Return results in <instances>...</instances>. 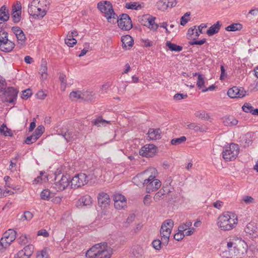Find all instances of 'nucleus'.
I'll return each instance as SVG.
<instances>
[{
    "label": "nucleus",
    "instance_id": "c85d7f7f",
    "mask_svg": "<svg viewBox=\"0 0 258 258\" xmlns=\"http://www.w3.org/2000/svg\"><path fill=\"white\" fill-rule=\"evenodd\" d=\"M187 128L193 130L195 132H205L207 130V127L205 125H200L196 123H190L187 125Z\"/></svg>",
    "mask_w": 258,
    "mask_h": 258
},
{
    "label": "nucleus",
    "instance_id": "4be33fe9",
    "mask_svg": "<svg viewBox=\"0 0 258 258\" xmlns=\"http://www.w3.org/2000/svg\"><path fill=\"white\" fill-rule=\"evenodd\" d=\"M172 192L171 189L168 188L167 186H164L163 188L160 189L154 196V200L155 202H158L163 199L166 194H168Z\"/></svg>",
    "mask_w": 258,
    "mask_h": 258
},
{
    "label": "nucleus",
    "instance_id": "cd10ccee",
    "mask_svg": "<svg viewBox=\"0 0 258 258\" xmlns=\"http://www.w3.org/2000/svg\"><path fill=\"white\" fill-rule=\"evenodd\" d=\"M16 238V235L11 234V236L8 238H2L0 241L1 246L4 248L8 247Z\"/></svg>",
    "mask_w": 258,
    "mask_h": 258
},
{
    "label": "nucleus",
    "instance_id": "5701e85b",
    "mask_svg": "<svg viewBox=\"0 0 258 258\" xmlns=\"http://www.w3.org/2000/svg\"><path fill=\"white\" fill-rule=\"evenodd\" d=\"M92 204V198L88 195L81 197L77 202L76 205L78 207L81 208L83 206H91Z\"/></svg>",
    "mask_w": 258,
    "mask_h": 258
},
{
    "label": "nucleus",
    "instance_id": "393cba45",
    "mask_svg": "<svg viewBox=\"0 0 258 258\" xmlns=\"http://www.w3.org/2000/svg\"><path fill=\"white\" fill-rule=\"evenodd\" d=\"M161 132L160 128H149L148 132V137L150 140H157L160 139L161 137Z\"/></svg>",
    "mask_w": 258,
    "mask_h": 258
},
{
    "label": "nucleus",
    "instance_id": "ea45409f",
    "mask_svg": "<svg viewBox=\"0 0 258 258\" xmlns=\"http://www.w3.org/2000/svg\"><path fill=\"white\" fill-rule=\"evenodd\" d=\"M34 249V247L32 244H28L25 246L22 250L24 252L25 255L30 258L33 253Z\"/></svg>",
    "mask_w": 258,
    "mask_h": 258
},
{
    "label": "nucleus",
    "instance_id": "423d86ee",
    "mask_svg": "<svg viewBox=\"0 0 258 258\" xmlns=\"http://www.w3.org/2000/svg\"><path fill=\"white\" fill-rule=\"evenodd\" d=\"M173 225L174 222L171 219H167L162 223L160 233L163 244H168Z\"/></svg>",
    "mask_w": 258,
    "mask_h": 258
},
{
    "label": "nucleus",
    "instance_id": "0e129e2a",
    "mask_svg": "<svg viewBox=\"0 0 258 258\" xmlns=\"http://www.w3.org/2000/svg\"><path fill=\"white\" fill-rule=\"evenodd\" d=\"M185 237V235H184V233L178 231L176 234L174 235V238L177 241H180Z\"/></svg>",
    "mask_w": 258,
    "mask_h": 258
},
{
    "label": "nucleus",
    "instance_id": "09e8293b",
    "mask_svg": "<svg viewBox=\"0 0 258 258\" xmlns=\"http://www.w3.org/2000/svg\"><path fill=\"white\" fill-rule=\"evenodd\" d=\"M186 140V138L184 136H182L179 138L173 139L171 141V144L173 145H178L184 142Z\"/></svg>",
    "mask_w": 258,
    "mask_h": 258
},
{
    "label": "nucleus",
    "instance_id": "a18cd8bd",
    "mask_svg": "<svg viewBox=\"0 0 258 258\" xmlns=\"http://www.w3.org/2000/svg\"><path fill=\"white\" fill-rule=\"evenodd\" d=\"M0 132L5 136H12L13 135L11 130L8 128L5 124L1 125L0 127Z\"/></svg>",
    "mask_w": 258,
    "mask_h": 258
},
{
    "label": "nucleus",
    "instance_id": "58836bf2",
    "mask_svg": "<svg viewBox=\"0 0 258 258\" xmlns=\"http://www.w3.org/2000/svg\"><path fill=\"white\" fill-rule=\"evenodd\" d=\"M94 99V94L92 92H84L82 93V99L87 101H92Z\"/></svg>",
    "mask_w": 258,
    "mask_h": 258
},
{
    "label": "nucleus",
    "instance_id": "a878e982",
    "mask_svg": "<svg viewBox=\"0 0 258 258\" xmlns=\"http://www.w3.org/2000/svg\"><path fill=\"white\" fill-rule=\"evenodd\" d=\"M122 46L125 49H130L134 44V40L133 38L128 35H124L121 37Z\"/></svg>",
    "mask_w": 258,
    "mask_h": 258
},
{
    "label": "nucleus",
    "instance_id": "dca6fc26",
    "mask_svg": "<svg viewBox=\"0 0 258 258\" xmlns=\"http://www.w3.org/2000/svg\"><path fill=\"white\" fill-rule=\"evenodd\" d=\"M18 91L13 87L8 88L4 93L5 101L12 103L16 100Z\"/></svg>",
    "mask_w": 258,
    "mask_h": 258
},
{
    "label": "nucleus",
    "instance_id": "37998d69",
    "mask_svg": "<svg viewBox=\"0 0 258 258\" xmlns=\"http://www.w3.org/2000/svg\"><path fill=\"white\" fill-rule=\"evenodd\" d=\"M30 239L29 236L26 234H22L18 239V242L21 245H25L29 242V240Z\"/></svg>",
    "mask_w": 258,
    "mask_h": 258
},
{
    "label": "nucleus",
    "instance_id": "0eeeda50",
    "mask_svg": "<svg viewBox=\"0 0 258 258\" xmlns=\"http://www.w3.org/2000/svg\"><path fill=\"white\" fill-rule=\"evenodd\" d=\"M239 148L237 144L231 143L226 146L222 152V156L226 161L234 160L237 157Z\"/></svg>",
    "mask_w": 258,
    "mask_h": 258
},
{
    "label": "nucleus",
    "instance_id": "774afa93",
    "mask_svg": "<svg viewBox=\"0 0 258 258\" xmlns=\"http://www.w3.org/2000/svg\"><path fill=\"white\" fill-rule=\"evenodd\" d=\"M14 258H29L28 256L25 255L24 252L23 250L19 251L15 255Z\"/></svg>",
    "mask_w": 258,
    "mask_h": 258
},
{
    "label": "nucleus",
    "instance_id": "a19ab883",
    "mask_svg": "<svg viewBox=\"0 0 258 258\" xmlns=\"http://www.w3.org/2000/svg\"><path fill=\"white\" fill-rule=\"evenodd\" d=\"M242 28V25L239 23L232 24L227 27L225 29L227 31H235L240 30Z\"/></svg>",
    "mask_w": 258,
    "mask_h": 258
},
{
    "label": "nucleus",
    "instance_id": "13d9d810",
    "mask_svg": "<svg viewBox=\"0 0 258 258\" xmlns=\"http://www.w3.org/2000/svg\"><path fill=\"white\" fill-rule=\"evenodd\" d=\"M253 107L249 103H245L242 107V110L246 113H251Z\"/></svg>",
    "mask_w": 258,
    "mask_h": 258
},
{
    "label": "nucleus",
    "instance_id": "5fc2aeb1",
    "mask_svg": "<svg viewBox=\"0 0 258 258\" xmlns=\"http://www.w3.org/2000/svg\"><path fill=\"white\" fill-rule=\"evenodd\" d=\"M12 17L13 19V21L15 23H17L19 22L21 20V13L20 12H12Z\"/></svg>",
    "mask_w": 258,
    "mask_h": 258
},
{
    "label": "nucleus",
    "instance_id": "69168bd1",
    "mask_svg": "<svg viewBox=\"0 0 258 258\" xmlns=\"http://www.w3.org/2000/svg\"><path fill=\"white\" fill-rule=\"evenodd\" d=\"M10 164L9 166V170L11 172H14L16 171L17 168V162L13 161L12 159H11L10 161Z\"/></svg>",
    "mask_w": 258,
    "mask_h": 258
},
{
    "label": "nucleus",
    "instance_id": "bf43d9fd",
    "mask_svg": "<svg viewBox=\"0 0 258 258\" xmlns=\"http://www.w3.org/2000/svg\"><path fill=\"white\" fill-rule=\"evenodd\" d=\"M38 139L37 138V137H36L33 134H32L31 136L28 137L26 139L25 142L26 144L30 145L35 142Z\"/></svg>",
    "mask_w": 258,
    "mask_h": 258
},
{
    "label": "nucleus",
    "instance_id": "bb28decb",
    "mask_svg": "<svg viewBox=\"0 0 258 258\" xmlns=\"http://www.w3.org/2000/svg\"><path fill=\"white\" fill-rule=\"evenodd\" d=\"M221 24L219 21H217L215 24L212 25L207 31L208 36H211L217 33L221 28Z\"/></svg>",
    "mask_w": 258,
    "mask_h": 258
},
{
    "label": "nucleus",
    "instance_id": "79ce46f5",
    "mask_svg": "<svg viewBox=\"0 0 258 258\" xmlns=\"http://www.w3.org/2000/svg\"><path fill=\"white\" fill-rule=\"evenodd\" d=\"M48 180V177L47 175H43V173L41 172L40 173V176H38L37 178H35V179L33 181V184L38 183H42L43 182H46Z\"/></svg>",
    "mask_w": 258,
    "mask_h": 258
},
{
    "label": "nucleus",
    "instance_id": "6ab92c4d",
    "mask_svg": "<svg viewBox=\"0 0 258 258\" xmlns=\"http://www.w3.org/2000/svg\"><path fill=\"white\" fill-rule=\"evenodd\" d=\"M144 18L145 22V23H142V25L148 27L149 29L153 31H156L158 29L159 25L155 23V17L151 16H144Z\"/></svg>",
    "mask_w": 258,
    "mask_h": 258
},
{
    "label": "nucleus",
    "instance_id": "6e6552de",
    "mask_svg": "<svg viewBox=\"0 0 258 258\" xmlns=\"http://www.w3.org/2000/svg\"><path fill=\"white\" fill-rule=\"evenodd\" d=\"M116 20L118 26L121 30L128 31L133 27L131 19L127 14H122Z\"/></svg>",
    "mask_w": 258,
    "mask_h": 258
},
{
    "label": "nucleus",
    "instance_id": "7ed1b4c3",
    "mask_svg": "<svg viewBox=\"0 0 258 258\" xmlns=\"http://www.w3.org/2000/svg\"><path fill=\"white\" fill-rule=\"evenodd\" d=\"M86 256L88 258H110V248L106 242L97 243L87 251Z\"/></svg>",
    "mask_w": 258,
    "mask_h": 258
},
{
    "label": "nucleus",
    "instance_id": "de8ad7c7",
    "mask_svg": "<svg viewBox=\"0 0 258 258\" xmlns=\"http://www.w3.org/2000/svg\"><path fill=\"white\" fill-rule=\"evenodd\" d=\"M125 7L127 9L138 10L141 9L142 7L140 4L137 5L136 2L134 3H127L125 4Z\"/></svg>",
    "mask_w": 258,
    "mask_h": 258
},
{
    "label": "nucleus",
    "instance_id": "3c124183",
    "mask_svg": "<svg viewBox=\"0 0 258 258\" xmlns=\"http://www.w3.org/2000/svg\"><path fill=\"white\" fill-rule=\"evenodd\" d=\"M14 194L13 191L9 190L7 187L0 188V198H2L4 197H6L9 195H12Z\"/></svg>",
    "mask_w": 258,
    "mask_h": 258
},
{
    "label": "nucleus",
    "instance_id": "412c9836",
    "mask_svg": "<svg viewBox=\"0 0 258 258\" xmlns=\"http://www.w3.org/2000/svg\"><path fill=\"white\" fill-rule=\"evenodd\" d=\"M245 231L247 233L253 237L258 236V227L254 222H250L248 223L245 228Z\"/></svg>",
    "mask_w": 258,
    "mask_h": 258
},
{
    "label": "nucleus",
    "instance_id": "ddd939ff",
    "mask_svg": "<svg viewBox=\"0 0 258 258\" xmlns=\"http://www.w3.org/2000/svg\"><path fill=\"white\" fill-rule=\"evenodd\" d=\"M28 13L34 19H40L43 18L46 14V9L41 8H37V7H33L29 5Z\"/></svg>",
    "mask_w": 258,
    "mask_h": 258
},
{
    "label": "nucleus",
    "instance_id": "f257e3e1",
    "mask_svg": "<svg viewBox=\"0 0 258 258\" xmlns=\"http://www.w3.org/2000/svg\"><path fill=\"white\" fill-rule=\"evenodd\" d=\"M227 247V250L222 252V256L226 258H244L248 250V245L244 240L237 237L230 239Z\"/></svg>",
    "mask_w": 258,
    "mask_h": 258
},
{
    "label": "nucleus",
    "instance_id": "72a5a7b5",
    "mask_svg": "<svg viewBox=\"0 0 258 258\" xmlns=\"http://www.w3.org/2000/svg\"><path fill=\"white\" fill-rule=\"evenodd\" d=\"M166 45L170 50L172 51L180 52L182 50L183 48L182 46L177 45L174 43H172L169 41H167L166 42Z\"/></svg>",
    "mask_w": 258,
    "mask_h": 258
},
{
    "label": "nucleus",
    "instance_id": "39448f33",
    "mask_svg": "<svg viewBox=\"0 0 258 258\" xmlns=\"http://www.w3.org/2000/svg\"><path fill=\"white\" fill-rule=\"evenodd\" d=\"M97 7L101 12L104 14V16L109 23H115L117 18V15L114 13L110 2L108 1L100 2L98 3Z\"/></svg>",
    "mask_w": 258,
    "mask_h": 258
},
{
    "label": "nucleus",
    "instance_id": "2eb2a0df",
    "mask_svg": "<svg viewBox=\"0 0 258 258\" xmlns=\"http://www.w3.org/2000/svg\"><path fill=\"white\" fill-rule=\"evenodd\" d=\"M246 93L243 88L233 87L228 90L227 95L231 98H241L245 96Z\"/></svg>",
    "mask_w": 258,
    "mask_h": 258
},
{
    "label": "nucleus",
    "instance_id": "603ef678",
    "mask_svg": "<svg viewBox=\"0 0 258 258\" xmlns=\"http://www.w3.org/2000/svg\"><path fill=\"white\" fill-rule=\"evenodd\" d=\"M33 217V215L29 211H26L22 216L20 220L24 221V220L30 221Z\"/></svg>",
    "mask_w": 258,
    "mask_h": 258
},
{
    "label": "nucleus",
    "instance_id": "6e6d98bb",
    "mask_svg": "<svg viewBox=\"0 0 258 258\" xmlns=\"http://www.w3.org/2000/svg\"><path fill=\"white\" fill-rule=\"evenodd\" d=\"M50 192L48 189L43 190L40 194L41 198L43 200H49Z\"/></svg>",
    "mask_w": 258,
    "mask_h": 258
},
{
    "label": "nucleus",
    "instance_id": "a211bd4d",
    "mask_svg": "<svg viewBox=\"0 0 258 258\" xmlns=\"http://www.w3.org/2000/svg\"><path fill=\"white\" fill-rule=\"evenodd\" d=\"M11 29L15 34L18 43L21 44H24L26 41V37L22 30L18 26L12 27Z\"/></svg>",
    "mask_w": 258,
    "mask_h": 258
},
{
    "label": "nucleus",
    "instance_id": "8fccbe9b",
    "mask_svg": "<svg viewBox=\"0 0 258 258\" xmlns=\"http://www.w3.org/2000/svg\"><path fill=\"white\" fill-rule=\"evenodd\" d=\"M44 131V127L42 125H39L33 134L38 139Z\"/></svg>",
    "mask_w": 258,
    "mask_h": 258
},
{
    "label": "nucleus",
    "instance_id": "1a4fd4ad",
    "mask_svg": "<svg viewBox=\"0 0 258 258\" xmlns=\"http://www.w3.org/2000/svg\"><path fill=\"white\" fill-rule=\"evenodd\" d=\"M3 37L0 38V50L5 52H11L15 46V44L13 41L8 39V34L3 33Z\"/></svg>",
    "mask_w": 258,
    "mask_h": 258
},
{
    "label": "nucleus",
    "instance_id": "680f3d73",
    "mask_svg": "<svg viewBox=\"0 0 258 258\" xmlns=\"http://www.w3.org/2000/svg\"><path fill=\"white\" fill-rule=\"evenodd\" d=\"M189 15L190 13L187 12L182 17H181L180 21L181 25L184 26L187 23V22L189 21V19L186 17H189Z\"/></svg>",
    "mask_w": 258,
    "mask_h": 258
},
{
    "label": "nucleus",
    "instance_id": "c03bdc74",
    "mask_svg": "<svg viewBox=\"0 0 258 258\" xmlns=\"http://www.w3.org/2000/svg\"><path fill=\"white\" fill-rule=\"evenodd\" d=\"M141 177V175H137L132 179L133 182L138 186L145 185L144 181L145 179L142 178Z\"/></svg>",
    "mask_w": 258,
    "mask_h": 258
},
{
    "label": "nucleus",
    "instance_id": "f03ea898",
    "mask_svg": "<svg viewBox=\"0 0 258 258\" xmlns=\"http://www.w3.org/2000/svg\"><path fill=\"white\" fill-rule=\"evenodd\" d=\"M68 170L66 171V178L68 183L67 186H70L71 188L77 189L86 184L88 182L87 176L83 173L76 174L72 179H71L70 174L75 171V167L73 163H68L67 166Z\"/></svg>",
    "mask_w": 258,
    "mask_h": 258
},
{
    "label": "nucleus",
    "instance_id": "864d4df0",
    "mask_svg": "<svg viewBox=\"0 0 258 258\" xmlns=\"http://www.w3.org/2000/svg\"><path fill=\"white\" fill-rule=\"evenodd\" d=\"M35 258H49V256L45 249L37 252Z\"/></svg>",
    "mask_w": 258,
    "mask_h": 258
},
{
    "label": "nucleus",
    "instance_id": "4468645a",
    "mask_svg": "<svg viewBox=\"0 0 258 258\" xmlns=\"http://www.w3.org/2000/svg\"><path fill=\"white\" fill-rule=\"evenodd\" d=\"M55 183L54 187L57 191H61L64 189V181L63 178L64 174L61 173L60 169H57L55 172Z\"/></svg>",
    "mask_w": 258,
    "mask_h": 258
},
{
    "label": "nucleus",
    "instance_id": "f3484780",
    "mask_svg": "<svg viewBox=\"0 0 258 258\" xmlns=\"http://www.w3.org/2000/svg\"><path fill=\"white\" fill-rule=\"evenodd\" d=\"M176 4L175 0H160L157 4L158 9L162 11L166 10L168 8H172Z\"/></svg>",
    "mask_w": 258,
    "mask_h": 258
},
{
    "label": "nucleus",
    "instance_id": "9d476101",
    "mask_svg": "<svg viewBox=\"0 0 258 258\" xmlns=\"http://www.w3.org/2000/svg\"><path fill=\"white\" fill-rule=\"evenodd\" d=\"M97 200L98 205L103 211L106 212L109 209L111 200L108 194L101 192L97 196Z\"/></svg>",
    "mask_w": 258,
    "mask_h": 258
},
{
    "label": "nucleus",
    "instance_id": "e2e57ef3",
    "mask_svg": "<svg viewBox=\"0 0 258 258\" xmlns=\"http://www.w3.org/2000/svg\"><path fill=\"white\" fill-rule=\"evenodd\" d=\"M242 201H243L246 204H250L253 203L254 200L252 197L246 196H244L242 198Z\"/></svg>",
    "mask_w": 258,
    "mask_h": 258
},
{
    "label": "nucleus",
    "instance_id": "c9c22d12",
    "mask_svg": "<svg viewBox=\"0 0 258 258\" xmlns=\"http://www.w3.org/2000/svg\"><path fill=\"white\" fill-rule=\"evenodd\" d=\"M47 63L45 61H42L39 70V73L41 75L42 79H45L47 77Z\"/></svg>",
    "mask_w": 258,
    "mask_h": 258
},
{
    "label": "nucleus",
    "instance_id": "9b49d317",
    "mask_svg": "<svg viewBox=\"0 0 258 258\" xmlns=\"http://www.w3.org/2000/svg\"><path fill=\"white\" fill-rule=\"evenodd\" d=\"M157 148L153 144H147L140 150V155L143 157H152L156 153Z\"/></svg>",
    "mask_w": 258,
    "mask_h": 258
},
{
    "label": "nucleus",
    "instance_id": "338daca9",
    "mask_svg": "<svg viewBox=\"0 0 258 258\" xmlns=\"http://www.w3.org/2000/svg\"><path fill=\"white\" fill-rule=\"evenodd\" d=\"M31 95V90L30 89H26L22 91V98L23 99H28Z\"/></svg>",
    "mask_w": 258,
    "mask_h": 258
},
{
    "label": "nucleus",
    "instance_id": "49530a36",
    "mask_svg": "<svg viewBox=\"0 0 258 258\" xmlns=\"http://www.w3.org/2000/svg\"><path fill=\"white\" fill-rule=\"evenodd\" d=\"M82 92L80 91H73L70 94V98L72 101L82 99Z\"/></svg>",
    "mask_w": 258,
    "mask_h": 258
},
{
    "label": "nucleus",
    "instance_id": "473e14b6",
    "mask_svg": "<svg viewBox=\"0 0 258 258\" xmlns=\"http://www.w3.org/2000/svg\"><path fill=\"white\" fill-rule=\"evenodd\" d=\"M196 117L206 120H210L211 119L210 114L204 110L197 111L195 113Z\"/></svg>",
    "mask_w": 258,
    "mask_h": 258
},
{
    "label": "nucleus",
    "instance_id": "052dcab7",
    "mask_svg": "<svg viewBox=\"0 0 258 258\" xmlns=\"http://www.w3.org/2000/svg\"><path fill=\"white\" fill-rule=\"evenodd\" d=\"M162 243L159 239H155L152 242V245L153 247L156 250H160L161 248V245Z\"/></svg>",
    "mask_w": 258,
    "mask_h": 258
},
{
    "label": "nucleus",
    "instance_id": "4c0bfd02",
    "mask_svg": "<svg viewBox=\"0 0 258 258\" xmlns=\"http://www.w3.org/2000/svg\"><path fill=\"white\" fill-rule=\"evenodd\" d=\"M192 222L190 220L186 221L185 223L181 224L178 228V231L183 232L191 227Z\"/></svg>",
    "mask_w": 258,
    "mask_h": 258
},
{
    "label": "nucleus",
    "instance_id": "c756f323",
    "mask_svg": "<svg viewBox=\"0 0 258 258\" xmlns=\"http://www.w3.org/2000/svg\"><path fill=\"white\" fill-rule=\"evenodd\" d=\"M48 3L47 0H32L29 4L33 7H37V8H44L46 9V6Z\"/></svg>",
    "mask_w": 258,
    "mask_h": 258
},
{
    "label": "nucleus",
    "instance_id": "20e7f679",
    "mask_svg": "<svg viewBox=\"0 0 258 258\" xmlns=\"http://www.w3.org/2000/svg\"><path fill=\"white\" fill-rule=\"evenodd\" d=\"M237 216L234 213L227 212L220 215L217 220V226L222 230L232 229L237 224Z\"/></svg>",
    "mask_w": 258,
    "mask_h": 258
},
{
    "label": "nucleus",
    "instance_id": "b1692460",
    "mask_svg": "<svg viewBox=\"0 0 258 258\" xmlns=\"http://www.w3.org/2000/svg\"><path fill=\"white\" fill-rule=\"evenodd\" d=\"M145 174L149 175V177L147 179L144 180V183H148L149 181H151L153 180H156V177L157 175V170L153 167L149 168L148 169L145 170L144 173Z\"/></svg>",
    "mask_w": 258,
    "mask_h": 258
},
{
    "label": "nucleus",
    "instance_id": "aec40b11",
    "mask_svg": "<svg viewBox=\"0 0 258 258\" xmlns=\"http://www.w3.org/2000/svg\"><path fill=\"white\" fill-rule=\"evenodd\" d=\"M144 184L146 185V191L148 193L158 189L161 185V182L159 179L153 180Z\"/></svg>",
    "mask_w": 258,
    "mask_h": 258
},
{
    "label": "nucleus",
    "instance_id": "e433bc0d",
    "mask_svg": "<svg viewBox=\"0 0 258 258\" xmlns=\"http://www.w3.org/2000/svg\"><path fill=\"white\" fill-rule=\"evenodd\" d=\"M238 120L233 116H228L224 120V124L227 126H233L238 123Z\"/></svg>",
    "mask_w": 258,
    "mask_h": 258
},
{
    "label": "nucleus",
    "instance_id": "f8f14e48",
    "mask_svg": "<svg viewBox=\"0 0 258 258\" xmlns=\"http://www.w3.org/2000/svg\"><path fill=\"white\" fill-rule=\"evenodd\" d=\"M114 208L118 210L124 209L126 207V199L125 197L119 193H115L113 197Z\"/></svg>",
    "mask_w": 258,
    "mask_h": 258
},
{
    "label": "nucleus",
    "instance_id": "f704fd0d",
    "mask_svg": "<svg viewBox=\"0 0 258 258\" xmlns=\"http://www.w3.org/2000/svg\"><path fill=\"white\" fill-rule=\"evenodd\" d=\"M205 84V81L204 76L202 74L198 75L197 86L199 89L202 90V92L206 87Z\"/></svg>",
    "mask_w": 258,
    "mask_h": 258
},
{
    "label": "nucleus",
    "instance_id": "7c9ffc66",
    "mask_svg": "<svg viewBox=\"0 0 258 258\" xmlns=\"http://www.w3.org/2000/svg\"><path fill=\"white\" fill-rule=\"evenodd\" d=\"M92 123L94 125L100 127L102 126H105L107 124H110V121L103 119L102 116H99L97 118L93 120Z\"/></svg>",
    "mask_w": 258,
    "mask_h": 258
},
{
    "label": "nucleus",
    "instance_id": "2f4dec72",
    "mask_svg": "<svg viewBox=\"0 0 258 258\" xmlns=\"http://www.w3.org/2000/svg\"><path fill=\"white\" fill-rule=\"evenodd\" d=\"M9 19V14L5 6H3L0 8V20L3 22L7 21Z\"/></svg>",
    "mask_w": 258,
    "mask_h": 258
},
{
    "label": "nucleus",
    "instance_id": "4d7b16f0",
    "mask_svg": "<svg viewBox=\"0 0 258 258\" xmlns=\"http://www.w3.org/2000/svg\"><path fill=\"white\" fill-rule=\"evenodd\" d=\"M75 133L73 130L68 131L67 133H66V140L69 142L74 139L75 136Z\"/></svg>",
    "mask_w": 258,
    "mask_h": 258
}]
</instances>
